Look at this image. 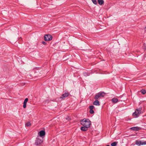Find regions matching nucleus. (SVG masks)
Here are the masks:
<instances>
[{"label": "nucleus", "instance_id": "nucleus-12", "mask_svg": "<svg viewBox=\"0 0 146 146\" xmlns=\"http://www.w3.org/2000/svg\"><path fill=\"white\" fill-rule=\"evenodd\" d=\"M93 104L94 105L96 106H99L100 105V103L97 100H96L93 102Z\"/></svg>", "mask_w": 146, "mask_h": 146}, {"label": "nucleus", "instance_id": "nucleus-15", "mask_svg": "<svg viewBox=\"0 0 146 146\" xmlns=\"http://www.w3.org/2000/svg\"><path fill=\"white\" fill-rule=\"evenodd\" d=\"M98 2L100 5H102L104 3L103 0H98Z\"/></svg>", "mask_w": 146, "mask_h": 146}, {"label": "nucleus", "instance_id": "nucleus-6", "mask_svg": "<svg viewBox=\"0 0 146 146\" xmlns=\"http://www.w3.org/2000/svg\"><path fill=\"white\" fill-rule=\"evenodd\" d=\"M45 134V132L44 131L42 130L39 132V135L40 137H42L44 136Z\"/></svg>", "mask_w": 146, "mask_h": 146}, {"label": "nucleus", "instance_id": "nucleus-20", "mask_svg": "<svg viewBox=\"0 0 146 146\" xmlns=\"http://www.w3.org/2000/svg\"><path fill=\"white\" fill-rule=\"evenodd\" d=\"M93 3L95 5L97 4V2L96 0H92Z\"/></svg>", "mask_w": 146, "mask_h": 146}, {"label": "nucleus", "instance_id": "nucleus-2", "mask_svg": "<svg viewBox=\"0 0 146 146\" xmlns=\"http://www.w3.org/2000/svg\"><path fill=\"white\" fill-rule=\"evenodd\" d=\"M141 110L142 108H141L136 109L133 114V117L135 118L138 117L140 114L142 113Z\"/></svg>", "mask_w": 146, "mask_h": 146}, {"label": "nucleus", "instance_id": "nucleus-11", "mask_svg": "<svg viewBox=\"0 0 146 146\" xmlns=\"http://www.w3.org/2000/svg\"><path fill=\"white\" fill-rule=\"evenodd\" d=\"M88 128L89 127L86 126H83L81 127V129L82 131H86L88 130Z\"/></svg>", "mask_w": 146, "mask_h": 146}, {"label": "nucleus", "instance_id": "nucleus-14", "mask_svg": "<svg viewBox=\"0 0 146 146\" xmlns=\"http://www.w3.org/2000/svg\"><path fill=\"white\" fill-rule=\"evenodd\" d=\"M118 99L116 98H113L111 100L112 102L114 103H116L118 102Z\"/></svg>", "mask_w": 146, "mask_h": 146}, {"label": "nucleus", "instance_id": "nucleus-21", "mask_svg": "<svg viewBox=\"0 0 146 146\" xmlns=\"http://www.w3.org/2000/svg\"><path fill=\"white\" fill-rule=\"evenodd\" d=\"M42 43L44 44V45H46V42L44 41H43L42 42Z\"/></svg>", "mask_w": 146, "mask_h": 146}, {"label": "nucleus", "instance_id": "nucleus-4", "mask_svg": "<svg viewBox=\"0 0 146 146\" xmlns=\"http://www.w3.org/2000/svg\"><path fill=\"white\" fill-rule=\"evenodd\" d=\"M43 142L42 139L40 138L38 136L36 138V140L35 143V144L36 145H38Z\"/></svg>", "mask_w": 146, "mask_h": 146}, {"label": "nucleus", "instance_id": "nucleus-9", "mask_svg": "<svg viewBox=\"0 0 146 146\" xmlns=\"http://www.w3.org/2000/svg\"><path fill=\"white\" fill-rule=\"evenodd\" d=\"M130 129L132 130L137 131L140 130L141 129V128L138 127H131Z\"/></svg>", "mask_w": 146, "mask_h": 146}, {"label": "nucleus", "instance_id": "nucleus-8", "mask_svg": "<svg viewBox=\"0 0 146 146\" xmlns=\"http://www.w3.org/2000/svg\"><path fill=\"white\" fill-rule=\"evenodd\" d=\"M94 106H91L89 107L90 109V113L91 114H93L94 113L93 109L94 108Z\"/></svg>", "mask_w": 146, "mask_h": 146}, {"label": "nucleus", "instance_id": "nucleus-19", "mask_svg": "<svg viewBox=\"0 0 146 146\" xmlns=\"http://www.w3.org/2000/svg\"><path fill=\"white\" fill-rule=\"evenodd\" d=\"M31 125V123L29 122H28L25 124V126H30Z\"/></svg>", "mask_w": 146, "mask_h": 146}, {"label": "nucleus", "instance_id": "nucleus-17", "mask_svg": "<svg viewBox=\"0 0 146 146\" xmlns=\"http://www.w3.org/2000/svg\"><path fill=\"white\" fill-rule=\"evenodd\" d=\"M117 143V142H114L111 144V146H116Z\"/></svg>", "mask_w": 146, "mask_h": 146}, {"label": "nucleus", "instance_id": "nucleus-10", "mask_svg": "<svg viewBox=\"0 0 146 146\" xmlns=\"http://www.w3.org/2000/svg\"><path fill=\"white\" fill-rule=\"evenodd\" d=\"M28 100V99L27 98H26L25 100H24L23 105V107L24 108H25L26 107V104L27 103Z\"/></svg>", "mask_w": 146, "mask_h": 146}, {"label": "nucleus", "instance_id": "nucleus-1", "mask_svg": "<svg viewBox=\"0 0 146 146\" xmlns=\"http://www.w3.org/2000/svg\"><path fill=\"white\" fill-rule=\"evenodd\" d=\"M81 124L83 126L90 127L91 124V122L88 119L84 118L80 121Z\"/></svg>", "mask_w": 146, "mask_h": 146}, {"label": "nucleus", "instance_id": "nucleus-23", "mask_svg": "<svg viewBox=\"0 0 146 146\" xmlns=\"http://www.w3.org/2000/svg\"><path fill=\"white\" fill-rule=\"evenodd\" d=\"M145 31H146V26L145 28Z\"/></svg>", "mask_w": 146, "mask_h": 146}, {"label": "nucleus", "instance_id": "nucleus-5", "mask_svg": "<svg viewBox=\"0 0 146 146\" xmlns=\"http://www.w3.org/2000/svg\"><path fill=\"white\" fill-rule=\"evenodd\" d=\"M44 38L45 41H48L52 39V36L50 35H47L44 36Z\"/></svg>", "mask_w": 146, "mask_h": 146}, {"label": "nucleus", "instance_id": "nucleus-13", "mask_svg": "<svg viewBox=\"0 0 146 146\" xmlns=\"http://www.w3.org/2000/svg\"><path fill=\"white\" fill-rule=\"evenodd\" d=\"M98 93L100 97H103L105 95V93L104 92H100Z\"/></svg>", "mask_w": 146, "mask_h": 146}, {"label": "nucleus", "instance_id": "nucleus-24", "mask_svg": "<svg viewBox=\"0 0 146 146\" xmlns=\"http://www.w3.org/2000/svg\"><path fill=\"white\" fill-rule=\"evenodd\" d=\"M106 146H110V145H106Z\"/></svg>", "mask_w": 146, "mask_h": 146}, {"label": "nucleus", "instance_id": "nucleus-22", "mask_svg": "<svg viewBox=\"0 0 146 146\" xmlns=\"http://www.w3.org/2000/svg\"><path fill=\"white\" fill-rule=\"evenodd\" d=\"M84 76H87V75H88L86 73H84Z\"/></svg>", "mask_w": 146, "mask_h": 146}, {"label": "nucleus", "instance_id": "nucleus-16", "mask_svg": "<svg viewBox=\"0 0 146 146\" xmlns=\"http://www.w3.org/2000/svg\"><path fill=\"white\" fill-rule=\"evenodd\" d=\"M100 96L98 93H97L95 96L94 99L96 100L98 99Z\"/></svg>", "mask_w": 146, "mask_h": 146}, {"label": "nucleus", "instance_id": "nucleus-7", "mask_svg": "<svg viewBox=\"0 0 146 146\" xmlns=\"http://www.w3.org/2000/svg\"><path fill=\"white\" fill-rule=\"evenodd\" d=\"M69 94L68 93H65L62 95V96L60 97V98L64 99L68 96Z\"/></svg>", "mask_w": 146, "mask_h": 146}, {"label": "nucleus", "instance_id": "nucleus-18", "mask_svg": "<svg viewBox=\"0 0 146 146\" xmlns=\"http://www.w3.org/2000/svg\"><path fill=\"white\" fill-rule=\"evenodd\" d=\"M140 92H141V93L143 94H145L146 93V91L144 89L141 90Z\"/></svg>", "mask_w": 146, "mask_h": 146}, {"label": "nucleus", "instance_id": "nucleus-3", "mask_svg": "<svg viewBox=\"0 0 146 146\" xmlns=\"http://www.w3.org/2000/svg\"><path fill=\"white\" fill-rule=\"evenodd\" d=\"M135 144L139 146L141 145H146V141L136 140L135 141Z\"/></svg>", "mask_w": 146, "mask_h": 146}]
</instances>
